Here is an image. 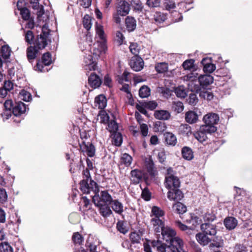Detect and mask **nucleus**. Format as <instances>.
I'll use <instances>...</instances> for the list:
<instances>
[{"label": "nucleus", "instance_id": "58836bf2", "mask_svg": "<svg viewBox=\"0 0 252 252\" xmlns=\"http://www.w3.org/2000/svg\"><path fill=\"white\" fill-rule=\"evenodd\" d=\"M174 93L178 97L180 98H185L187 95L186 89L183 86L174 87Z\"/></svg>", "mask_w": 252, "mask_h": 252}, {"label": "nucleus", "instance_id": "6e6d98bb", "mask_svg": "<svg viewBox=\"0 0 252 252\" xmlns=\"http://www.w3.org/2000/svg\"><path fill=\"white\" fill-rule=\"evenodd\" d=\"M51 30L48 29V26L46 24H44L41 28V33L39 35H37L38 36H43L44 38H47L50 34Z\"/></svg>", "mask_w": 252, "mask_h": 252}, {"label": "nucleus", "instance_id": "a19ab883", "mask_svg": "<svg viewBox=\"0 0 252 252\" xmlns=\"http://www.w3.org/2000/svg\"><path fill=\"white\" fill-rule=\"evenodd\" d=\"M92 17L88 14H86L83 19V25L84 27L89 31L92 27Z\"/></svg>", "mask_w": 252, "mask_h": 252}, {"label": "nucleus", "instance_id": "f704fd0d", "mask_svg": "<svg viewBox=\"0 0 252 252\" xmlns=\"http://www.w3.org/2000/svg\"><path fill=\"white\" fill-rule=\"evenodd\" d=\"M112 141L116 146H120L123 142V137L121 133L115 131L112 134Z\"/></svg>", "mask_w": 252, "mask_h": 252}, {"label": "nucleus", "instance_id": "412c9836", "mask_svg": "<svg viewBox=\"0 0 252 252\" xmlns=\"http://www.w3.org/2000/svg\"><path fill=\"white\" fill-rule=\"evenodd\" d=\"M125 25L129 32L134 31L136 27V21L133 17L127 16L125 19Z\"/></svg>", "mask_w": 252, "mask_h": 252}, {"label": "nucleus", "instance_id": "4468645a", "mask_svg": "<svg viewBox=\"0 0 252 252\" xmlns=\"http://www.w3.org/2000/svg\"><path fill=\"white\" fill-rule=\"evenodd\" d=\"M26 110V106L24 103L19 101L16 102L12 110L13 115L18 117L25 113Z\"/></svg>", "mask_w": 252, "mask_h": 252}, {"label": "nucleus", "instance_id": "5701e85b", "mask_svg": "<svg viewBox=\"0 0 252 252\" xmlns=\"http://www.w3.org/2000/svg\"><path fill=\"white\" fill-rule=\"evenodd\" d=\"M90 183H88V189H87L85 191H82L83 193L89 194L92 190L94 192V194L99 193V189L98 184L94 180L92 179V178L89 179Z\"/></svg>", "mask_w": 252, "mask_h": 252}, {"label": "nucleus", "instance_id": "6ab92c4d", "mask_svg": "<svg viewBox=\"0 0 252 252\" xmlns=\"http://www.w3.org/2000/svg\"><path fill=\"white\" fill-rule=\"evenodd\" d=\"M223 224L226 229H234L238 224L237 220L233 217H227L223 220Z\"/></svg>", "mask_w": 252, "mask_h": 252}, {"label": "nucleus", "instance_id": "2f4dec72", "mask_svg": "<svg viewBox=\"0 0 252 252\" xmlns=\"http://www.w3.org/2000/svg\"><path fill=\"white\" fill-rule=\"evenodd\" d=\"M111 205L112 209L116 213L121 215L123 212V205L118 200H113Z\"/></svg>", "mask_w": 252, "mask_h": 252}, {"label": "nucleus", "instance_id": "9b49d317", "mask_svg": "<svg viewBox=\"0 0 252 252\" xmlns=\"http://www.w3.org/2000/svg\"><path fill=\"white\" fill-rule=\"evenodd\" d=\"M89 170L88 168H86L83 171L82 174L84 179L79 183V189L81 191H85L87 189H88L87 187H88V182L89 179L91 178Z\"/></svg>", "mask_w": 252, "mask_h": 252}, {"label": "nucleus", "instance_id": "473e14b6", "mask_svg": "<svg viewBox=\"0 0 252 252\" xmlns=\"http://www.w3.org/2000/svg\"><path fill=\"white\" fill-rule=\"evenodd\" d=\"M182 155L183 158L188 160L193 159V152L191 149L189 147L185 146L182 149Z\"/></svg>", "mask_w": 252, "mask_h": 252}, {"label": "nucleus", "instance_id": "37998d69", "mask_svg": "<svg viewBox=\"0 0 252 252\" xmlns=\"http://www.w3.org/2000/svg\"><path fill=\"white\" fill-rule=\"evenodd\" d=\"M199 96L207 100H211L213 98L214 95L212 92H208L207 90H203V91H200L199 92Z\"/></svg>", "mask_w": 252, "mask_h": 252}, {"label": "nucleus", "instance_id": "864d4df0", "mask_svg": "<svg viewBox=\"0 0 252 252\" xmlns=\"http://www.w3.org/2000/svg\"><path fill=\"white\" fill-rule=\"evenodd\" d=\"M34 35L33 32L31 31H28L25 35V40L29 44H34Z\"/></svg>", "mask_w": 252, "mask_h": 252}, {"label": "nucleus", "instance_id": "e2e57ef3", "mask_svg": "<svg viewBox=\"0 0 252 252\" xmlns=\"http://www.w3.org/2000/svg\"><path fill=\"white\" fill-rule=\"evenodd\" d=\"M96 32L99 36V38L103 41H106L105 38V33L103 29V27L101 25H96Z\"/></svg>", "mask_w": 252, "mask_h": 252}, {"label": "nucleus", "instance_id": "a878e982", "mask_svg": "<svg viewBox=\"0 0 252 252\" xmlns=\"http://www.w3.org/2000/svg\"><path fill=\"white\" fill-rule=\"evenodd\" d=\"M154 117L157 119L160 120H167L170 117V114L167 110H156L154 113Z\"/></svg>", "mask_w": 252, "mask_h": 252}, {"label": "nucleus", "instance_id": "39448f33", "mask_svg": "<svg viewBox=\"0 0 252 252\" xmlns=\"http://www.w3.org/2000/svg\"><path fill=\"white\" fill-rule=\"evenodd\" d=\"M113 201L111 195L107 190H102L100 192V195L98 193L92 196V202L94 204H111Z\"/></svg>", "mask_w": 252, "mask_h": 252}, {"label": "nucleus", "instance_id": "2eb2a0df", "mask_svg": "<svg viewBox=\"0 0 252 252\" xmlns=\"http://www.w3.org/2000/svg\"><path fill=\"white\" fill-rule=\"evenodd\" d=\"M110 204H98L94 205L99 209V213L104 218L109 217L113 212L109 206Z\"/></svg>", "mask_w": 252, "mask_h": 252}, {"label": "nucleus", "instance_id": "6e6552de", "mask_svg": "<svg viewBox=\"0 0 252 252\" xmlns=\"http://www.w3.org/2000/svg\"><path fill=\"white\" fill-rule=\"evenodd\" d=\"M130 10V4L125 0H121L116 6L117 12L121 16L127 15Z\"/></svg>", "mask_w": 252, "mask_h": 252}, {"label": "nucleus", "instance_id": "ddd939ff", "mask_svg": "<svg viewBox=\"0 0 252 252\" xmlns=\"http://www.w3.org/2000/svg\"><path fill=\"white\" fill-rule=\"evenodd\" d=\"M144 64L143 60L139 56H135V59L132 60L130 63L131 68L135 71L141 70L143 68Z\"/></svg>", "mask_w": 252, "mask_h": 252}, {"label": "nucleus", "instance_id": "603ef678", "mask_svg": "<svg viewBox=\"0 0 252 252\" xmlns=\"http://www.w3.org/2000/svg\"><path fill=\"white\" fill-rule=\"evenodd\" d=\"M98 115L100 116L101 123L106 124L109 122L110 117L106 111L102 110L100 111Z\"/></svg>", "mask_w": 252, "mask_h": 252}, {"label": "nucleus", "instance_id": "20e7f679", "mask_svg": "<svg viewBox=\"0 0 252 252\" xmlns=\"http://www.w3.org/2000/svg\"><path fill=\"white\" fill-rule=\"evenodd\" d=\"M172 168L169 167L167 170V173L165 175L164 185L165 187L169 190L167 192V197L170 200H173V174Z\"/></svg>", "mask_w": 252, "mask_h": 252}, {"label": "nucleus", "instance_id": "09e8293b", "mask_svg": "<svg viewBox=\"0 0 252 252\" xmlns=\"http://www.w3.org/2000/svg\"><path fill=\"white\" fill-rule=\"evenodd\" d=\"M193 92H191V93L189 94V98L187 99V101L189 104L194 106L197 103L198 99L196 94V93H193Z\"/></svg>", "mask_w": 252, "mask_h": 252}, {"label": "nucleus", "instance_id": "423d86ee", "mask_svg": "<svg viewBox=\"0 0 252 252\" xmlns=\"http://www.w3.org/2000/svg\"><path fill=\"white\" fill-rule=\"evenodd\" d=\"M213 129L207 128L206 126L201 125L199 129L193 133V136L198 141L203 143L208 139L207 135L215 133Z\"/></svg>", "mask_w": 252, "mask_h": 252}, {"label": "nucleus", "instance_id": "f03ea898", "mask_svg": "<svg viewBox=\"0 0 252 252\" xmlns=\"http://www.w3.org/2000/svg\"><path fill=\"white\" fill-rule=\"evenodd\" d=\"M193 2V0H177V5L174 2V12H178L180 15L179 18L174 20V23L181 21L183 19L182 14L188 11L189 8L187 7L188 4H190Z\"/></svg>", "mask_w": 252, "mask_h": 252}, {"label": "nucleus", "instance_id": "bf43d9fd", "mask_svg": "<svg viewBox=\"0 0 252 252\" xmlns=\"http://www.w3.org/2000/svg\"><path fill=\"white\" fill-rule=\"evenodd\" d=\"M166 128V126L164 123L157 121L154 124V128L156 131H163Z\"/></svg>", "mask_w": 252, "mask_h": 252}, {"label": "nucleus", "instance_id": "de8ad7c7", "mask_svg": "<svg viewBox=\"0 0 252 252\" xmlns=\"http://www.w3.org/2000/svg\"><path fill=\"white\" fill-rule=\"evenodd\" d=\"M72 240L74 244L81 245L84 238L79 232H77L73 233Z\"/></svg>", "mask_w": 252, "mask_h": 252}, {"label": "nucleus", "instance_id": "cd10ccee", "mask_svg": "<svg viewBox=\"0 0 252 252\" xmlns=\"http://www.w3.org/2000/svg\"><path fill=\"white\" fill-rule=\"evenodd\" d=\"M205 233H198L196 235V239L198 242L203 246L208 244L211 240Z\"/></svg>", "mask_w": 252, "mask_h": 252}, {"label": "nucleus", "instance_id": "7c9ffc66", "mask_svg": "<svg viewBox=\"0 0 252 252\" xmlns=\"http://www.w3.org/2000/svg\"><path fill=\"white\" fill-rule=\"evenodd\" d=\"M1 55L0 56L4 60V63H7L10 62L8 59H9L11 53V49L8 45H4L1 47Z\"/></svg>", "mask_w": 252, "mask_h": 252}, {"label": "nucleus", "instance_id": "c9c22d12", "mask_svg": "<svg viewBox=\"0 0 252 252\" xmlns=\"http://www.w3.org/2000/svg\"><path fill=\"white\" fill-rule=\"evenodd\" d=\"M194 60L188 59L184 61L182 64V66L185 70H192L196 69V67L194 64Z\"/></svg>", "mask_w": 252, "mask_h": 252}, {"label": "nucleus", "instance_id": "4be33fe9", "mask_svg": "<svg viewBox=\"0 0 252 252\" xmlns=\"http://www.w3.org/2000/svg\"><path fill=\"white\" fill-rule=\"evenodd\" d=\"M94 102L98 105V109L103 110L107 106V99L105 95L100 94L94 98Z\"/></svg>", "mask_w": 252, "mask_h": 252}, {"label": "nucleus", "instance_id": "774afa93", "mask_svg": "<svg viewBox=\"0 0 252 252\" xmlns=\"http://www.w3.org/2000/svg\"><path fill=\"white\" fill-rule=\"evenodd\" d=\"M97 246L92 243H90L87 246V251L85 249L82 250V252H99L96 251Z\"/></svg>", "mask_w": 252, "mask_h": 252}, {"label": "nucleus", "instance_id": "f257e3e1", "mask_svg": "<svg viewBox=\"0 0 252 252\" xmlns=\"http://www.w3.org/2000/svg\"><path fill=\"white\" fill-rule=\"evenodd\" d=\"M184 80L189 81L188 88L191 92L198 94L202 89H210V85L213 82L214 78L210 74L200 75L197 80L191 74H188L184 77Z\"/></svg>", "mask_w": 252, "mask_h": 252}, {"label": "nucleus", "instance_id": "1a4fd4ad", "mask_svg": "<svg viewBox=\"0 0 252 252\" xmlns=\"http://www.w3.org/2000/svg\"><path fill=\"white\" fill-rule=\"evenodd\" d=\"M79 146L82 152L86 151L89 157H93L94 156L95 149L93 143L88 142L86 144L85 141H82V144H79Z\"/></svg>", "mask_w": 252, "mask_h": 252}, {"label": "nucleus", "instance_id": "c03bdc74", "mask_svg": "<svg viewBox=\"0 0 252 252\" xmlns=\"http://www.w3.org/2000/svg\"><path fill=\"white\" fill-rule=\"evenodd\" d=\"M116 228L118 231L123 234H126L128 231L123 220H118L116 224Z\"/></svg>", "mask_w": 252, "mask_h": 252}, {"label": "nucleus", "instance_id": "7ed1b4c3", "mask_svg": "<svg viewBox=\"0 0 252 252\" xmlns=\"http://www.w3.org/2000/svg\"><path fill=\"white\" fill-rule=\"evenodd\" d=\"M220 120L219 116L218 114L214 113H209L204 116L203 121L204 123L203 126H206V127L209 129L213 128V131L216 132L217 127L216 125L218 124Z\"/></svg>", "mask_w": 252, "mask_h": 252}, {"label": "nucleus", "instance_id": "f8f14e48", "mask_svg": "<svg viewBox=\"0 0 252 252\" xmlns=\"http://www.w3.org/2000/svg\"><path fill=\"white\" fill-rule=\"evenodd\" d=\"M102 83L101 79L95 73H92L88 78V83L91 88H99Z\"/></svg>", "mask_w": 252, "mask_h": 252}, {"label": "nucleus", "instance_id": "5fc2aeb1", "mask_svg": "<svg viewBox=\"0 0 252 252\" xmlns=\"http://www.w3.org/2000/svg\"><path fill=\"white\" fill-rule=\"evenodd\" d=\"M151 195L152 193L147 187L142 189L141 196L145 201H149L151 199Z\"/></svg>", "mask_w": 252, "mask_h": 252}, {"label": "nucleus", "instance_id": "c756f323", "mask_svg": "<svg viewBox=\"0 0 252 252\" xmlns=\"http://www.w3.org/2000/svg\"><path fill=\"white\" fill-rule=\"evenodd\" d=\"M142 235V232L140 230H139L138 232L136 231L131 232L129 236L131 243L133 244L140 243Z\"/></svg>", "mask_w": 252, "mask_h": 252}, {"label": "nucleus", "instance_id": "dca6fc26", "mask_svg": "<svg viewBox=\"0 0 252 252\" xmlns=\"http://www.w3.org/2000/svg\"><path fill=\"white\" fill-rule=\"evenodd\" d=\"M145 166L147 171L150 175L152 178H155L158 174L157 168L155 166L154 162L152 159L150 158L148 160L145 161Z\"/></svg>", "mask_w": 252, "mask_h": 252}, {"label": "nucleus", "instance_id": "49530a36", "mask_svg": "<svg viewBox=\"0 0 252 252\" xmlns=\"http://www.w3.org/2000/svg\"><path fill=\"white\" fill-rule=\"evenodd\" d=\"M107 124H108V130L112 134L118 131V125L115 120L109 121Z\"/></svg>", "mask_w": 252, "mask_h": 252}, {"label": "nucleus", "instance_id": "393cba45", "mask_svg": "<svg viewBox=\"0 0 252 252\" xmlns=\"http://www.w3.org/2000/svg\"><path fill=\"white\" fill-rule=\"evenodd\" d=\"M198 119V116L196 112L193 111H189L186 113L185 120L189 124L196 123Z\"/></svg>", "mask_w": 252, "mask_h": 252}, {"label": "nucleus", "instance_id": "0eeeda50", "mask_svg": "<svg viewBox=\"0 0 252 252\" xmlns=\"http://www.w3.org/2000/svg\"><path fill=\"white\" fill-rule=\"evenodd\" d=\"M52 63L51 54L47 52L42 56L41 61L37 60L36 65L34 66V70L39 72H43L44 65L48 66Z\"/></svg>", "mask_w": 252, "mask_h": 252}, {"label": "nucleus", "instance_id": "e433bc0d", "mask_svg": "<svg viewBox=\"0 0 252 252\" xmlns=\"http://www.w3.org/2000/svg\"><path fill=\"white\" fill-rule=\"evenodd\" d=\"M130 4L135 11L141 12L143 9V6L140 0H131Z\"/></svg>", "mask_w": 252, "mask_h": 252}, {"label": "nucleus", "instance_id": "4c0bfd02", "mask_svg": "<svg viewBox=\"0 0 252 252\" xmlns=\"http://www.w3.org/2000/svg\"><path fill=\"white\" fill-rule=\"evenodd\" d=\"M151 90L147 86H142L139 90V95L141 98L148 97L150 95Z\"/></svg>", "mask_w": 252, "mask_h": 252}, {"label": "nucleus", "instance_id": "69168bd1", "mask_svg": "<svg viewBox=\"0 0 252 252\" xmlns=\"http://www.w3.org/2000/svg\"><path fill=\"white\" fill-rule=\"evenodd\" d=\"M20 94L23 96V100L25 101H30L32 99V94L28 91L22 90Z\"/></svg>", "mask_w": 252, "mask_h": 252}, {"label": "nucleus", "instance_id": "a211bd4d", "mask_svg": "<svg viewBox=\"0 0 252 252\" xmlns=\"http://www.w3.org/2000/svg\"><path fill=\"white\" fill-rule=\"evenodd\" d=\"M36 46H30L27 49V57L28 60L31 63L36 58L39 50Z\"/></svg>", "mask_w": 252, "mask_h": 252}, {"label": "nucleus", "instance_id": "aec40b11", "mask_svg": "<svg viewBox=\"0 0 252 252\" xmlns=\"http://www.w3.org/2000/svg\"><path fill=\"white\" fill-rule=\"evenodd\" d=\"M51 42L50 39H47L43 36L40 37L37 36L34 40V45L36 46L38 49L42 50L47 46L48 42Z\"/></svg>", "mask_w": 252, "mask_h": 252}, {"label": "nucleus", "instance_id": "a18cd8bd", "mask_svg": "<svg viewBox=\"0 0 252 252\" xmlns=\"http://www.w3.org/2000/svg\"><path fill=\"white\" fill-rule=\"evenodd\" d=\"M0 252H13V250L7 242H4L0 244Z\"/></svg>", "mask_w": 252, "mask_h": 252}, {"label": "nucleus", "instance_id": "338daca9", "mask_svg": "<svg viewBox=\"0 0 252 252\" xmlns=\"http://www.w3.org/2000/svg\"><path fill=\"white\" fill-rule=\"evenodd\" d=\"M138 47V45L137 43H131L129 47L131 53L136 56H138V54L139 53V49Z\"/></svg>", "mask_w": 252, "mask_h": 252}, {"label": "nucleus", "instance_id": "ea45409f", "mask_svg": "<svg viewBox=\"0 0 252 252\" xmlns=\"http://www.w3.org/2000/svg\"><path fill=\"white\" fill-rule=\"evenodd\" d=\"M155 69L158 73H163L167 71L168 64L165 62L158 63L155 65Z\"/></svg>", "mask_w": 252, "mask_h": 252}, {"label": "nucleus", "instance_id": "f3484780", "mask_svg": "<svg viewBox=\"0 0 252 252\" xmlns=\"http://www.w3.org/2000/svg\"><path fill=\"white\" fill-rule=\"evenodd\" d=\"M201 64L203 66V70L205 73H211L216 69V65L211 63V60L208 58H204L202 59Z\"/></svg>", "mask_w": 252, "mask_h": 252}, {"label": "nucleus", "instance_id": "b1692460", "mask_svg": "<svg viewBox=\"0 0 252 252\" xmlns=\"http://www.w3.org/2000/svg\"><path fill=\"white\" fill-rule=\"evenodd\" d=\"M176 233L174 231V249H176L177 252H186L184 250V242L183 240L179 237H176ZM174 252L175 251L174 250Z\"/></svg>", "mask_w": 252, "mask_h": 252}, {"label": "nucleus", "instance_id": "680f3d73", "mask_svg": "<svg viewBox=\"0 0 252 252\" xmlns=\"http://www.w3.org/2000/svg\"><path fill=\"white\" fill-rule=\"evenodd\" d=\"M158 92L162 94L165 97H168L171 95V92H173V91L167 87H161L158 88Z\"/></svg>", "mask_w": 252, "mask_h": 252}, {"label": "nucleus", "instance_id": "9d476101", "mask_svg": "<svg viewBox=\"0 0 252 252\" xmlns=\"http://www.w3.org/2000/svg\"><path fill=\"white\" fill-rule=\"evenodd\" d=\"M200 228L202 232L211 236H215L217 233L216 225L210 223H202Z\"/></svg>", "mask_w": 252, "mask_h": 252}, {"label": "nucleus", "instance_id": "3c124183", "mask_svg": "<svg viewBox=\"0 0 252 252\" xmlns=\"http://www.w3.org/2000/svg\"><path fill=\"white\" fill-rule=\"evenodd\" d=\"M121 159V162L127 166L131 163L132 158L128 154L125 153L123 155Z\"/></svg>", "mask_w": 252, "mask_h": 252}, {"label": "nucleus", "instance_id": "13d9d810", "mask_svg": "<svg viewBox=\"0 0 252 252\" xmlns=\"http://www.w3.org/2000/svg\"><path fill=\"white\" fill-rule=\"evenodd\" d=\"M166 15L160 12H156L154 15V19L156 22L161 23L166 19Z\"/></svg>", "mask_w": 252, "mask_h": 252}, {"label": "nucleus", "instance_id": "4d7b16f0", "mask_svg": "<svg viewBox=\"0 0 252 252\" xmlns=\"http://www.w3.org/2000/svg\"><path fill=\"white\" fill-rule=\"evenodd\" d=\"M163 240H164L166 244H169L168 247L170 248V251L168 252H173V235L168 234L166 236V238L162 237Z\"/></svg>", "mask_w": 252, "mask_h": 252}, {"label": "nucleus", "instance_id": "052dcab7", "mask_svg": "<svg viewBox=\"0 0 252 252\" xmlns=\"http://www.w3.org/2000/svg\"><path fill=\"white\" fill-rule=\"evenodd\" d=\"M144 107L149 109L150 110H154L158 106V103L154 100L147 101L146 102H144Z\"/></svg>", "mask_w": 252, "mask_h": 252}, {"label": "nucleus", "instance_id": "c85d7f7f", "mask_svg": "<svg viewBox=\"0 0 252 252\" xmlns=\"http://www.w3.org/2000/svg\"><path fill=\"white\" fill-rule=\"evenodd\" d=\"M151 221L153 222L154 230L156 232L159 233L162 231L164 227V223L160 219H152Z\"/></svg>", "mask_w": 252, "mask_h": 252}, {"label": "nucleus", "instance_id": "0e129e2a", "mask_svg": "<svg viewBox=\"0 0 252 252\" xmlns=\"http://www.w3.org/2000/svg\"><path fill=\"white\" fill-rule=\"evenodd\" d=\"M165 142L169 145H173V134L171 132H165L164 134Z\"/></svg>", "mask_w": 252, "mask_h": 252}, {"label": "nucleus", "instance_id": "8fccbe9b", "mask_svg": "<svg viewBox=\"0 0 252 252\" xmlns=\"http://www.w3.org/2000/svg\"><path fill=\"white\" fill-rule=\"evenodd\" d=\"M179 133L184 135H188L189 133L190 132L191 128L187 124L181 125L179 128Z\"/></svg>", "mask_w": 252, "mask_h": 252}, {"label": "nucleus", "instance_id": "bb28decb", "mask_svg": "<svg viewBox=\"0 0 252 252\" xmlns=\"http://www.w3.org/2000/svg\"><path fill=\"white\" fill-rule=\"evenodd\" d=\"M175 212L179 215L180 217L183 219V214L187 212V207L180 202L174 203Z\"/></svg>", "mask_w": 252, "mask_h": 252}, {"label": "nucleus", "instance_id": "72a5a7b5", "mask_svg": "<svg viewBox=\"0 0 252 252\" xmlns=\"http://www.w3.org/2000/svg\"><path fill=\"white\" fill-rule=\"evenodd\" d=\"M17 4V9L18 10L20 11V15L22 19L25 21H27L31 17V12L29 9L26 7L24 6L23 8H19V5Z\"/></svg>", "mask_w": 252, "mask_h": 252}, {"label": "nucleus", "instance_id": "79ce46f5", "mask_svg": "<svg viewBox=\"0 0 252 252\" xmlns=\"http://www.w3.org/2000/svg\"><path fill=\"white\" fill-rule=\"evenodd\" d=\"M152 213L153 215L155 216V219H159V217H162L164 215V211L159 207L156 206H154L152 207Z\"/></svg>", "mask_w": 252, "mask_h": 252}]
</instances>
